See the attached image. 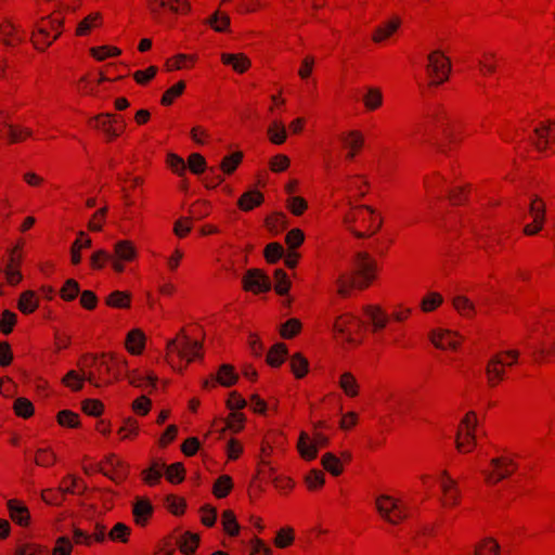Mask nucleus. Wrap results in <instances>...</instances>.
<instances>
[{
  "mask_svg": "<svg viewBox=\"0 0 555 555\" xmlns=\"http://www.w3.org/2000/svg\"><path fill=\"white\" fill-rule=\"evenodd\" d=\"M399 26H400V20L395 18V20L386 23L384 26L377 27L373 35V40L375 42L383 41L384 39L391 36L399 28Z\"/></svg>",
  "mask_w": 555,
  "mask_h": 555,
  "instance_id": "c756f323",
  "label": "nucleus"
},
{
  "mask_svg": "<svg viewBox=\"0 0 555 555\" xmlns=\"http://www.w3.org/2000/svg\"><path fill=\"white\" fill-rule=\"evenodd\" d=\"M287 356V347L282 343L273 345L267 356V362L273 367L280 366Z\"/></svg>",
  "mask_w": 555,
  "mask_h": 555,
  "instance_id": "393cba45",
  "label": "nucleus"
},
{
  "mask_svg": "<svg viewBox=\"0 0 555 555\" xmlns=\"http://www.w3.org/2000/svg\"><path fill=\"white\" fill-rule=\"evenodd\" d=\"M538 202H539V198H535L530 204L529 210H530V215L533 218V222L530 224H527L524 228V233L527 235L537 234L539 231H541L542 225H543L545 209H544V205L542 203L538 204Z\"/></svg>",
  "mask_w": 555,
  "mask_h": 555,
  "instance_id": "f8f14e48",
  "label": "nucleus"
},
{
  "mask_svg": "<svg viewBox=\"0 0 555 555\" xmlns=\"http://www.w3.org/2000/svg\"><path fill=\"white\" fill-rule=\"evenodd\" d=\"M339 385L347 396L354 397L358 395V383L351 373H344Z\"/></svg>",
  "mask_w": 555,
  "mask_h": 555,
  "instance_id": "79ce46f5",
  "label": "nucleus"
},
{
  "mask_svg": "<svg viewBox=\"0 0 555 555\" xmlns=\"http://www.w3.org/2000/svg\"><path fill=\"white\" fill-rule=\"evenodd\" d=\"M238 376L234 372V367L230 364H222L218 371L216 377H214V382L205 380L203 386L208 388L210 385L215 386L216 383L220 384L223 387H230L234 385L237 380Z\"/></svg>",
  "mask_w": 555,
  "mask_h": 555,
  "instance_id": "ddd939ff",
  "label": "nucleus"
},
{
  "mask_svg": "<svg viewBox=\"0 0 555 555\" xmlns=\"http://www.w3.org/2000/svg\"><path fill=\"white\" fill-rule=\"evenodd\" d=\"M152 2H159L160 8H168L173 13H183L190 10L188 0H151Z\"/></svg>",
  "mask_w": 555,
  "mask_h": 555,
  "instance_id": "4c0bfd02",
  "label": "nucleus"
},
{
  "mask_svg": "<svg viewBox=\"0 0 555 555\" xmlns=\"http://www.w3.org/2000/svg\"><path fill=\"white\" fill-rule=\"evenodd\" d=\"M79 293H80L79 284L73 279L67 280L65 282L63 288L61 289V296L65 300L75 299Z\"/></svg>",
  "mask_w": 555,
  "mask_h": 555,
  "instance_id": "3c124183",
  "label": "nucleus"
},
{
  "mask_svg": "<svg viewBox=\"0 0 555 555\" xmlns=\"http://www.w3.org/2000/svg\"><path fill=\"white\" fill-rule=\"evenodd\" d=\"M242 158L243 154L241 152L225 156L220 164L221 170L227 175L232 173L241 163Z\"/></svg>",
  "mask_w": 555,
  "mask_h": 555,
  "instance_id": "37998d69",
  "label": "nucleus"
},
{
  "mask_svg": "<svg viewBox=\"0 0 555 555\" xmlns=\"http://www.w3.org/2000/svg\"><path fill=\"white\" fill-rule=\"evenodd\" d=\"M500 545L492 538H486L474 548V555H499Z\"/></svg>",
  "mask_w": 555,
  "mask_h": 555,
  "instance_id": "c85d7f7f",
  "label": "nucleus"
},
{
  "mask_svg": "<svg viewBox=\"0 0 555 555\" xmlns=\"http://www.w3.org/2000/svg\"><path fill=\"white\" fill-rule=\"evenodd\" d=\"M11 117V114L9 112L1 111L0 112V118L3 120L0 121V124L8 128V139L11 143L18 142L22 139V133L26 137L31 135V130L28 128H15L13 125L9 122V118Z\"/></svg>",
  "mask_w": 555,
  "mask_h": 555,
  "instance_id": "dca6fc26",
  "label": "nucleus"
},
{
  "mask_svg": "<svg viewBox=\"0 0 555 555\" xmlns=\"http://www.w3.org/2000/svg\"><path fill=\"white\" fill-rule=\"evenodd\" d=\"M441 302H442L441 295H439L437 293H430L427 297H425L422 300L421 306H422L423 311L428 312V311L434 310L438 306H440Z\"/></svg>",
  "mask_w": 555,
  "mask_h": 555,
  "instance_id": "0e129e2a",
  "label": "nucleus"
},
{
  "mask_svg": "<svg viewBox=\"0 0 555 555\" xmlns=\"http://www.w3.org/2000/svg\"><path fill=\"white\" fill-rule=\"evenodd\" d=\"M166 477L171 483H179L184 479V467L182 463H173L169 466L165 465Z\"/></svg>",
  "mask_w": 555,
  "mask_h": 555,
  "instance_id": "58836bf2",
  "label": "nucleus"
},
{
  "mask_svg": "<svg viewBox=\"0 0 555 555\" xmlns=\"http://www.w3.org/2000/svg\"><path fill=\"white\" fill-rule=\"evenodd\" d=\"M221 60L224 64L231 65L237 73H244L250 65V61L244 54L223 53Z\"/></svg>",
  "mask_w": 555,
  "mask_h": 555,
  "instance_id": "4be33fe9",
  "label": "nucleus"
},
{
  "mask_svg": "<svg viewBox=\"0 0 555 555\" xmlns=\"http://www.w3.org/2000/svg\"><path fill=\"white\" fill-rule=\"evenodd\" d=\"M364 312L371 319L375 331L385 328L388 318L379 307L366 306Z\"/></svg>",
  "mask_w": 555,
  "mask_h": 555,
  "instance_id": "b1692460",
  "label": "nucleus"
},
{
  "mask_svg": "<svg viewBox=\"0 0 555 555\" xmlns=\"http://www.w3.org/2000/svg\"><path fill=\"white\" fill-rule=\"evenodd\" d=\"M262 202L263 195L256 190H251L241 196L238 199V206L241 209L248 211L254 207L259 206Z\"/></svg>",
  "mask_w": 555,
  "mask_h": 555,
  "instance_id": "5701e85b",
  "label": "nucleus"
},
{
  "mask_svg": "<svg viewBox=\"0 0 555 555\" xmlns=\"http://www.w3.org/2000/svg\"><path fill=\"white\" fill-rule=\"evenodd\" d=\"M232 487L233 483L231 477L228 475H222L216 480L212 492L217 498H224L229 494Z\"/></svg>",
  "mask_w": 555,
  "mask_h": 555,
  "instance_id": "f704fd0d",
  "label": "nucleus"
},
{
  "mask_svg": "<svg viewBox=\"0 0 555 555\" xmlns=\"http://www.w3.org/2000/svg\"><path fill=\"white\" fill-rule=\"evenodd\" d=\"M82 410L91 416H99L103 411V404L94 399H87L82 402Z\"/></svg>",
  "mask_w": 555,
  "mask_h": 555,
  "instance_id": "e2e57ef3",
  "label": "nucleus"
},
{
  "mask_svg": "<svg viewBox=\"0 0 555 555\" xmlns=\"http://www.w3.org/2000/svg\"><path fill=\"white\" fill-rule=\"evenodd\" d=\"M305 235L301 230L293 229L286 235V243L291 248H297L304 242Z\"/></svg>",
  "mask_w": 555,
  "mask_h": 555,
  "instance_id": "338daca9",
  "label": "nucleus"
},
{
  "mask_svg": "<svg viewBox=\"0 0 555 555\" xmlns=\"http://www.w3.org/2000/svg\"><path fill=\"white\" fill-rule=\"evenodd\" d=\"M41 498L47 504L61 505L64 494L60 491V488L57 490L47 489L42 491Z\"/></svg>",
  "mask_w": 555,
  "mask_h": 555,
  "instance_id": "680f3d73",
  "label": "nucleus"
},
{
  "mask_svg": "<svg viewBox=\"0 0 555 555\" xmlns=\"http://www.w3.org/2000/svg\"><path fill=\"white\" fill-rule=\"evenodd\" d=\"M167 348L172 351H177L179 357L182 359H188L191 362L195 358H201L199 349L202 348V344L196 340L190 339L186 335L182 333L181 341L178 344L177 339L169 340L167 344Z\"/></svg>",
  "mask_w": 555,
  "mask_h": 555,
  "instance_id": "20e7f679",
  "label": "nucleus"
},
{
  "mask_svg": "<svg viewBox=\"0 0 555 555\" xmlns=\"http://www.w3.org/2000/svg\"><path fill=\"white\" fill-rule=\"evenodd\" d=\"M440 486L446 495L444 505H456L460 498L456 481L446 470L442 472Z\"/></svg>",
  "mask_w": 555,
  "mask_h": 555,
  "instance_id": "4468645a",
  "label": "nucleus"
},
{
  "mask_svg": "<svg viewBox=\"0 0 555 555\" xmlns=\"http://www.w3.org/2000/svg\"><path fill=\"white\" fill-rule=\"evenodd\" d=\"M207 23L216 30V31H224L227 27L230 25V17L227 14L220 15L219 11L215 12L212 16L207 21Z\"/></svg>",
  "mask_w": 555,
  "mask_h": 555,
  "instance_id": "603ef678",
  "label": "nucleus"
},
{
  "mask_svg": "<svg viewBox=\"0 0 555 555\" xmlns=\"http://www.w3.org/2000/svg\"><path fill=\"white\" fill-rule=\"evenodd\" d=\"M166 504H167V507L168 509L175 514V515H180L183 513L184 511V507H185V503L183 500L181 499H178L177 496L175 495H168L166 498Z\"/></svg>",
  "mask_w": 555,
  "mask_h": 555,
  "instance_id": "69168bd1",
  "label": "nucleus"
},
{
  "mask_svg": "<svg viewBox=\"0 0 555 555\" xmlns=\"http://www.w3.org/2000/svg\"><path fill=\"white\" fill-rule=\"evenodd\" d=\"M293 541H294V531L292 528L286 527V528H282L281 530L278 531L275 540H274V544L278 547L284 548V547L291 545L293 543Z\"/></svg>",
  "mask_w": 555,
  "mask_h": 555,
  "instance_id": "8fccbe9b",
  "label": "nucleus"
},
{
  "mask_svg": "<svg viewBox=\"0 0 555 555\" xmlns=\"http://www.w3.org/2000/svg\"><path fill=\"white\" fill-rule=\"evenodd\" d=\"M476 416L474 412H468L462 421V425L466 427V439L467 442L462 440L461 430L456 434V448L460 452H469L475 446V428H476Z\"/></svg>",
  "mask_w": 555,
  "mask_h": 555,
  "instance_id": "6e6552de",
  "label": "nucleus"
},
{
  "mask_svg": "<svg viewBox=\"0 0 555 555\" xmlns=\"http://www.w3.org/2000/svg\"><path fill=\"white\" fill-rule=\"evenodd\" d=\"M555 126V121L548 120L545 125L540 128H535L534 133L538 137V141L535 142V146L538 150L542 151L546 149L550 141L555 142V133L551 134V128Z\"/></svg>",
  "mask_w": 555,
  "mask_h": 555,
  "instance_id": "412c9836",
  "label": "nucleus"
},
{
  "mask_svg": "<svg viewBox=\"0 0 555 555\" xmlns=\"http://www.w3.org/2000/svg\"><path fill=\"white\" fill-rule=\"evenodd\" d=\"M134 519L138 524L144 525L147 517L153 513V506L147 499L138 498L132 509Z\"/></svg>",
  "mask_w": 555,
  "mask_h": 555,
  "instance_id": "6ab92c4d",
  "label": "nucleus"
},
{
  "mask_svg": "<svg viewBox=\"0 0 555 555\" xmlns=\"http://www.w3.org/2000/svg\"><path fill=\"white\" fill-rule=\"evenodd\" d=\"M98 365L96 357H86L83 360V367L81 373L74 370L69 371L62 379V382L74 391L82 389L83 382L87 380L94 387H101L102 385L109 384V380H102L100 376L92 371H86V369Z\"/></svg>",
  "mask_w": 555,
  "mask_h": 555,
  "instance_id": "f03ea898",
  "label": "nucleus"
},
{
  "mask_svg": "<svg viewBox=\"0 0 555 555\" xmlns=\"http://www.w3.org/2000/svg\"><path fill=\"white\" fill-rule=\"evenodd\" d=\"M264 257L268 262L275 263L284 257V249L282 245L275 242L268 244L264 250Z\"/></svg>",
  "mask_w": 555,
  "mask_h": 555,
  "instance_id": "09e8293b",
  "label": "nucleus"
},
{
  "mask_svg": "<svg viewBox=\"0 0 555 555\" xmlns=\"http://www.w3.org/2000/svg\"><path fill=\"white\" fill-rule=\"evenodd\" d=\"M130 528L122 522H117L109 531L108 537L113 541L126 542Z\"/></svg>",
  "mask_w": 555,
  "mask_h": 555,
  "instance_id": "4d7b16f0",
  "label": "nucleus"
},
{
  "mask_svg": "<svg viewBox=\"0 0 555 555\" xmlns=\"http://www.w3.org/2000/svg\"><path fill=\"white\" fill-rule=\"evenodd\" d=\"M361 326L362 322L351 314L340 317L334 325L335 331L350 343L353 341L352 333L359 331Z\"/></svg>",
  "mask_w": 555,
  "mask_h": 555,
  "instance_id": "9d476101",
  "label": "nucleus"
},
{
  "mask_svg": "<svg viewBox=\"0 0 555 555\" xmlns=\"http://www.w3.org/2000/svg\"><path fill=\"white\" fill-rule=\"evenodd\" d=\"M165 470V464L160 462H153L152 465L143 472L144 481L149 485H155Z\"/></svg>",
  "mask_w": 555,
  "mask_h": 555,
  "instance_id": "473e14b6",
  "label": "nucleus"
},
{
  "mask_svg": "<svg viewBox=\"0 0 555 555\" xmlns=\"http://www.w3.org/2000/svg\"><path fill=\"white\" fill-rule=\"evenodd\" d=\"M308 366V360L300 353H296L291 358V367L297 378H301L307 374Z\"/></svg>",
  "mask_w": 555,
  "mask_h": 555,
  "instance_id": "c9c22d12",
  "label": "nucleus"
},
{
  "mask_svg": "<svg viewBox=\"0 0 555 555\" xmlns=\"http://www.w3.org/2000/svg\"><path fill=\"white\" fill-rule=\"evenodd\" d=\"M222 526L230 535L234 537L240 532V526L236 521L235 515L230 509L222 513Z\"/></svg>",
  "mask_w": 555,
  "mask_h": 555,
  "instance_id": "a19ab883",
  "label": "nucleus"
},
{
  "mask_svg": "<svg viewBox=\"0 0 555 555\" xmlns=\"http://www.w3.org/2000/svg\"><path fill=\"white\" fill-rule=\"evenodd\" d=\"M185 88V85L183 81H179L171 88H169L162 98V104L163 105H170L173 101V98L179 96Z\"/></svg>",
  "mask_w": 555,
  "mask_h": 555,
  "instance_id": "bf43d9fd",
  "label": "nucleus"
},
{
  "mask_svg": "<svg viewBox=\"0 0 555 555\" xmlns=\"http://www.w3.org/2000/svg\"><path fill=\"white\" fill-rule=\"evenodd\" d=\"M430 341L439 349H455L460 344L457 333L447 330H434L429 334Z\"/></svg>",
  "mask_w": 555,
  "mask_h": 555,
  "instance_id": "1a4fd4ad",
  "label": "nucleus"
},
{
  "mask_svg": "<svg viewBox=\"0 0 555 555\" xmlns=\"http://www.w3.org/2000/svg\"><path fill=\"white\" fill-rule=\"evenodd\" d=\"M130 296L124 292L115 291L106 298V304L114 308L129 307Z\"/></svg>",
  "mask_w": 555,
  "mask_h": 555,
  "instance_id": "c03bdc74",
  "label": "nucleus"
},
{
  "mask_svg": "<svg viewBox=\"0 0 555 555\" xmlns=\"http://www.w3.org/2000/svg\"><path fill=\"white\" fill-rule=\"evenodd\" d=\"M17 306L23 313L27 314L34 312L38 307V300L35 293L33 291L22 293Z\"/></svg>",
  "mask_w": 555,
  "mask_h": 555,
  "instance_id": "cd10ccee",
  "label": "nucleus"
},
{
  "mask_svg": "<svg viewBox=\"0 0 555 555\" xmlns=\"http://www.w3.org/2000/svg\"><path fill=\"white\" fill-rule=\"evenodd\" d=\"M0 40L7 46H14L16 42H21L23 38L16 34V28L7 23L0 26Z\"/></svg>",
  "mask_w": 555,
  "mask_h": 555,
  "instance_id": "7c9ffc66",
  "label": "nucleus"
},
{
  "mask_svg": "<svg viewBox=\"0 0 555 555\" xmlns=\"http://www.w3.org/2000/svg\"><path fill=\"white\" fill-rule=\"evenodd\" d=\"M15 323H16V314L10 310H4L2 312V318L0 320L1 332L5 335L10 334L12 332Z\"/></svg>",
  "mask_w": 555,
  "mask_h": 555,
  "instance_id": "6e6d98bb",
  "label": "nucleus"
},
{
  "mask_svg": "<svg viewBox=\"0 0 555 555\" xmlns=\"http://www.w3.org/2000/svg\"><path fill=\"white\" fill-rule=\"evenodd\" d=\"M145 336L140 330H132L128 333L126 347L132 354H139L144 348Z\"/></svg>",
  "mask_w": 555,
  "mask_h": 555,
  "instance_id": "aec40b11",
  "label": "nucleus"
},
{
  "mask_svg": "<svg viewBox=\"0 0 555 555\" xmlns=\"http://www.w3.org/2000/svg\"><path fill=\"white\" fill-rule=\"evenodd\" d=\"M426 70L430 77L428 86H439L449 79L451 70L450 60L440 51H435L428 55Z\"/></svg>",
  "mask_w": 555,
  "mask_h": 555,
  "instance_id": "7ed1b4c3",
  "label": "nucleus"
},
{
  "mask_svg": "<svg viewBox=\"0 0 555 555\" xmlns=\"http://www.w3.org/2000/svg\"><path fill=\"white\" fill-rule=\"evenodd\" d=\"M503 361L499 354L492 357L486 367V374L488 377V382L491 386L496 385L498 382L503 379L504 371L499 367V365H503Z\"/></svg>",
  "mask_w": 555,
  "mask_h": 555,
  "instance_id": "a211bd4d",
  "label": "nucleus"
},
{
  "mask_svg": "<svg viewBox=\"0 0 555 555\" xmlns=\"http://www.w3.org/2000/svg\"><path fill=\"white\" fill-rule=\"evenodd\" d=\"M327 443L328 438L321 433H315L312 440L306 433H301L298 442V450L301 456L306 460H313L318 454V448L324 447Z\"/></svg>",
  "mask_w": 555,
  "mask_h": 555,
  "instance_id": "39448f33",
  "label": "nucleus"
},
{
  "mask_svg": "<svg viewBox=\"0 0 555 555\" xmlns=\"http://www.w3.org/2000/svg\"><path fill=\"white\" fill-rule=\"evenodd\" d=\"M199 542V537L197 534L185 532L178 540V545L180 551L185 555H191L195 552Z\"/></svg>",
  "mask_w": 555,
  "mask_h": 555,
  "instance_id": "a878e982",
  "label": "nucleus"
},
{
  "mask_svg": "<svg viewBox=\"0 0 555 555\" xmlns=\"http://www.w3.org/2000/svg\"><path fill=\"white\" fill-rule=\"evenodd\" d=\"M115 255L119 260L130 261L135 255L133 246L128 241H120L115 244Z\"/></svg>",
  "mask_w": 555,
  "mask_h": 555,
  "instance_id": "e433bc0d",
  "label": "nucleus"
},
{
  "mask_svg": "<svg viewBox=\"0 0 555 555\" xmlns=\"http://www.w3.org/2000/svg\"><path fill=\"white\" fill-rule=\"evenodd\" d=\"M113 122L117 124L118 118L109 113H103L90 120V124L95 128L101 129L109 140L119 135V132L116 127L113 126Z\"/></svg>",
  "mask_w": 555,
  "mask_h": 555,
  "instance_id": "9b49d317",
  "label": "nucleus"
},
{
  "mask_svg": "<svg viewBox=\"0 0 555 555\" xmlns=\"http://www.w3.org/2000/svg\"><path fill=\"white\" fill-rule=\"evenodd\" d=\"M376 508L384 519L390 524H396V520L391 516V512H396L399 508L396 500L389 495L383 494L376 499Z\"/></svg>",
  "mask_w": 555,
  "mask_h": 555,
  "instance_id": "2eb2a0df",
  "label": "nucleus"
},
{
  "mask_svg": "<svg viewBox=\"0 0 555 555\" xmlns=\"http://www.w3.org/2000/svg\"><path fill=\"white\" fill-rule=\"evenodd\" d=\"M189 168L195 175L204 172L206 169L205 158L198 153L191 154L189 156Z\"/></svg>",
  "mask_w": 555,
  "mask_h": 555,
  "instance_id": "13d9d810",
  "label": "nucleus"
},
{
  "mask_svg": "<svg viewBox=\"0 0 555 555\" xmlns=\"http://www.w3.org/2000/svg\"><path fill=\"white\" fill-rule=\"evenodd\" d=\"M15 555H48V553L36 544H23L17 547Z\"/></svg>",
  "mask_w": 555,
  "mask_h": 555,
  "instance_id": "774afa93",
  "label": "nucleus"
},
{
  "mask_svg": "<svg viewBox=\"0 0 555 555\" xmlns=\"http://www.w3.org/2000/svg\"><path fill=\"white\" fill-rule=\"evenodd\" d=\"M274 279H275V292L279 295H285L287 294L289 287H291V281L288 280L286 273L282 269H276L274 272Z\"/></svg>",
  "mask_w": 555,
  "mask_h": 555,
  "instance_id": "de8ad7c7",
  "label": "nucleus"
},
{
  "mask_svg": "<svg viewBox=\"0 0 555 555\" xmlns=\"http://www.w3.org/2000/svg\"><path fill=\"white\" fill-rule=\"evenodd\" d=\"M57 421L60 425L62 426H68V427H77L78 422V414L69 411V410H63L59 412Z\"/></svg>",
  "mask_w": 555,
  "mask_h": 555,
  "instance_id": "052dcab7",
  "label": "nucleus"
},
{
  "mask_svg": "<svg viewBox=\"0 0 555 555\" xmlns=\"http://www.w3.org/2000/svg\"><path fill=\"white\" fill-rule=\"evenodd\" d=\"M270 141L274 144H282L286 140V129L281 121H273L268 129Z\"/></svg>",
  "mask_w": 555,
  "mask_h": 555,
  "instance_id": "72a5a7b5",
  "label": "nucleus"
},
{
  "mask_svg": "<svg viewBox=\"0 0 555 555\" xmlns=\"http://www.w3.org/2000/svg\"><path fill=\"white\" fill-rule=\"evenodd\" d=\"M8 507L10 511V516L13 521L18 524L20 526H26L28 524L29 512L25 505H23L16 500H10L8 502Z\"/></svg>",
  "mask_w": 555,
  "mask_h": 555,
  "instance_id": "f3484780",
  "label": "nucleus"
},
{
  "mask_svg": "<svg viewBox=\"0 0 555 555\" xmlns=\"http://www.w3.org/2000/svg\"><path fill=\"white\" fill-rule=\"evenodd\" d=\"M351 275L341 274L337 279L338 294L340 296H348L351 287L363 289L367 287L375 279V271L377 269L376 261L366 253L358 251L353 255L351 262Z\"/></svg>",
  "mask_w": 555,
  "mask_h": 555,
  "instance_id": "f257e3e1",
  "label": "nucleus"
},
{
  "mask_svg": "<svg viewBox=\"0 0 555 555\" xmlns=\"http://www.w3.org/2000/svg\"><path fill=\"white\" fill-rule=\"evenodd\" d=\"M452 302L455 310L463 317L470 318L475 313L474 304L465 296H455Z\"/></svg>",
  "mask_w": 555,
  "mask_h": 555,
  "instance_id": "2f4dec72",
  "label": "nucleus"
},
{
  "mask_svg": "<svg viewBox=\"0 0 555 555\" xmlns=\"http://www.w3.org/2000/svg\"><path fill=\"white\" fill-rule=\"evenodd\" d=\"M127 378L130 385L134 387H142L145 382L150 383L153 387L156 384V376L147 374L146 376L140 375L138 372H127Z\"/></svg>",
  "mask_w": 555,
  "mask_h": 555,
  "instance_id": "a18cd8bd",
  "label": "nucleus"
},
{
  "mask_svg": "<svg viewBox=\"0 0 555 555\" xmlns=\"http://www.w3.org/2000/svg\"><path fill=\"white\" fill-rule=\"evenodd\" d=\"M363 102L369 111L378 108L383 103L382 91L375 87H369L366 93L363 96Z\"/></svg>",
  "mask_w": 555,
  "mask_h": 555,
  "instance_id": "bb28decb",
  "label": "nucleus"
},
{
  "mask_svg": "<svg viewBox=\"0 0 555 555\" xmlns=\"http://www.w3.org/2000/svg\"><path fill=\"white\" fill-rule=\"evenodd\" d=\"M14 410L22 417H29L34 413L33 403L26 398H17L14 401Z\"/></svg>",
  "mask_w": 555,
  "mask_h": 555,
  "instance_id": "864d4df0",
  "label": "nucleus"
},
{
  "mask_svg": "<svg viewBox=\"0 0 555 555\" xmlns=\"http://www.w3.org/2000/svg\"><path fill=\"white\" fill-rule=\"evenodd\" d=\"M301 328V323L297 319H289L282 324L280 334L283 338L289 339L297 335Z\"/></svg>",
  "mask_w": 555,
  "mask_h": 555,
  "instance_id": "49530a36",
  "label": "nucleus"
},
{
  "mask_svg": "<svg viewBox=\"0 0 555 555\" xmlns=\"http://www.w3.org/2000/svg\"><path fill=\"white\" fill-rule=\"evenodd\" d=\"M90 52H91L92 56L95 57L99 61H103L106 57L116 56V55L120 54V50L118 48H116V47H107V46H103V47H99V48H92L90 50Z\"/></svg>",
  "mask_w": 555,
  "mask_h": 555,
  "instance_id": "5fc2aeb1",
  "label": "nucleus"
},
{
  "mask_svg": "<svg viewBox=\"0 0 555 555\" xmlns=\"http://www.w3.org/2000/svg\"><path fill=\"white\" fill-rule=\"evenodd\" d=\"M491 465L494 472H483L486 481L489 483H496L508 476H511L516 467V464L508 457H495L491 460Z\"/></svg>",
  "mask_w": 555,
  "mask_h": 555,
  "instance_id": "0eeeda50",
  "label": "nucleus"
},
{
  "mask_svg": "<svg viewBox=\"0 0 555 555\" xmlns=\"http://www.w3.org/2000/svg\"><path fill=\"white\" fill-rule=\"evenodd\" d=\"M242 282L245 291L253 292L255 294L271 289L270 279L259 269H249L245 273Z\"/></svg>",
  "mask_w": 555,
  "mask_h": 555,
  "instance_id": "423d86ee",
  "label": "nucleus"
},
{
  "mask_svg": "<svg viewBox=\"0 0 555 555\" xmlns=\"http://www.w3.org/2000/svg\"><path fill=\"white\" fill-rule=\"evenodd\" d=\"M322 465L334 476H338L343 472L340 460L333 453H325L322 456Z\"/></svg>",
  "mask_w": 555,
  "mask_h": 555,
  "instance_id": "ea45409f",
  "label": "nucleus"
}]
</instances>
